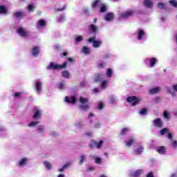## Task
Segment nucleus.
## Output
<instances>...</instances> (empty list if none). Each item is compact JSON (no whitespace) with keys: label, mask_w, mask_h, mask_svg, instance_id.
Listing matches in <instances>:
<instances>
[{"label":"nucleus","mask_w":177,"mask_h":177,"mask_svg":"<svg viewBox=\"0 0 177 177\" xmlns=\"http://www.w3.org/2000/svg\"><path fill=\"white\" fill-rule=\"evenodd\" d=\"M128 132H129V128H124L122 129L120 135H122V136H124V135H127Z\"/></svg>","instance_id":"39"},{"label":"nucleus","mask_w":177,"mask_h":177,"mask_svg":"<svg viewBox=\"0 0 177 177\" xmlns=\"http://www.w3.org/2000/svg\"><path fill=\"white\" fill-rule=\"evenodd\" d=\"M144 149L145 148L142 145H139V147L135 149V151L136 154H140L143 151Z\"/></svg>","instance_id":"34"},{"label":"nucleus","mask_w":177,"mask_h":177,"mask_svg":"<svg viewBox=\"0 0 177 177\" xmlns=\"http://www.w3.org/2000/svg\"><path fill=\"white\" fill-rule=\"evenodd\" d=\"M169 2L171 6H174V8H177V1L176 0H170Z\"/></svg>","instance_id":"45"},{"label":"nucleus","mask_w":177,"mask_h":177,"mask_svg":"<svg viewBox=\"0 0 177 177\" xmlns=\"http://www.w3.org/2000/svg\"><path fill=\"white\" fill-rule=\"evenodd\" d=\"M165 118H169V114L167 112H165L163 114Z\"/></svg>","instance_id":"57"},{"label":"nucleus","mask_w":177,"mask_h":177,"mask_svg":"<svg viewBox=\"0 0 177 177\" xmlns=\"http://www.w3.org/2000/svg\"><path fill=\"white\" fill-rule=\"evenodd\" d=\"M35 88L37 93H41V91H42V82L40 80H37Z\"/></svg>","instance_id":"13"},{"label":"nucleus","mask_w":177,"mask_h":177,"mask_svg":"<svg viewBox=\"0 0 177 177\" xmlns=\"http://www.w3.org/2000/svg\"><path fill=\"white\" fill-rule=\"evenodd\" d=\"M39 123V121H37V122L32 121L28 124V126L35 127L36 125H38Z\"/></svg>","instance_id":"46"},{"label":"nucleus","mask_w":177,"mask_h":177,"mask_svg":"<svg viewBox=\"0 0 177 177\" xmlns=\"http://www.w3.org/2000/svg\"><path fill=\"white\" fill-rule=\"evenodd\" d=\"M107 85H109V82L106 80H104V82H102L101 84V88L102 89H106L107 88Z\"/></svg>","instance_id":"42"},{"label":"nucleus","mask_w":177,"mask_h":177,"mask_svg":"<svg viewBox=\"0 0 177 177\" xmlns=\"http://www.w3.org/2000/svg\"><path fill=\"white\" fill-rule=\"evenodd\" d=\"M160 91H161V88H160V87H155L149 91V93L153 95L154 93H158Z\"/></svg>","instance_id":"31"},{"label":"nucleus","mask_w":177,"mask_h":177,"mask_svg":"<svg viewBox=\"0 0 177 177\" xmlns=\"http://www.w3.org/2000/svg\"><path fill=\"white\" fill-rule=\"evenodd\" d=\"M144 6L151 9V8H153V1H151V0H145Z\"/></svg>","instance_id":"23"},{"label":"nucleus","mask_w":177,"mask_h":177,"mask_svg":"<svg viewBox=\"0 0 177 177\" xmlns=\"http://www.w3.org/2000/svg\"><path fill=\"white\" fill-rule=\"evenodd\" d=\"M158 9H165V8H166L165 3H159L158 4Z\"/></svg>","instance_id":"51"},{"label":"nucleus","mask_w":177,"mask_h":177,"mask_svg":"<svg viewBox=\"0 0 177 177\" xmlns=\"http://www.w3.org/2000/svg\"><path fill=\"white\" fill-rule=\"evenodd\" d=\"M112 75H113V69L108 68L106 71V77H108V78H110Z\"/></svg>","instance_id":"43"},{"label":"nucleus","mask_w":177,"mask_h":177,"mask_svg":"<svg viewBox=\"0 0 177 177\" xmlns=\"http://www.w3.org/2000/svg\"><path fill=\"white\" fill-rule=\"evenodd\" d=\"M44 165L47 169H52V163H50V162L45 161L44 162Z\"/></svg>","instance_id":"33"},{"label":"nucleus","mask_w":177,"mask_h":177,"mask_svg":"<svg viewBox=\"0 0 177 177\" xmlns=\"http://www.w3.org/2000/svg\"><path fill=\"white\" fill-rule=\"evenodd\" d=\"M82 52L84 55H91V48L88 46H84L82 48Z\"/></svg>","instance_id":"30"},{"label":"nucleus","mask_w":177,"mask_h":177,"mask_svg":"<svg viewBox=\"0 0 177 177\" xmlns=\"http://www.w3.org/2000/svg\"><path fill=\"white\" fill-rule=\"evenodd\" d=\"M46 26V21H45L44 19H40L37 21V28H38L39 30H41Z\"/></svg>","instance_id":"15"},{"label":"nucleus","mask_w":177,"mask_h":177,"mask_svg":"<svg viewBox=\"0 0 177 177\" xmlns=\"http://www.w3.org/2000/svg\"><path fill=\"white\" fill-rule=\"evenodd\" d=\"M140 100H142V99L135 96L129 97L127 99V102H128V103H131V106H136V104H139Z\"/></svg>","instance_id":"4"},{"label":"nucleus","mask_w":177,"mask_h":177,"mask_svg":"<svg viewBox=\"0 0 177 177\" xmlns=\"http://www.w3.org/2000/svg\"><path fill=\"white\" fill-rule=\"evenodd\" d=\"M160 135H167V137L170 140H172V134H171V133H169V130L167 128L162 129L160 131Z\"/></svg>","instance_id":"14"},{"label":"nucleus","mask_w":177,"mask_h":177,"mask_svg":"<svg viewBox=\"0 0 177 177\" xmlns=\"http://www.w3.org/2000/svg\"><path fill=\"white\" fill-rule=\"evenodd\" d=\"M17 32L19 35H20V37H22L23 38H27L28 37V32L25 28H19L17 29Z\"/></svg>","instance_id":"8"},{"label":"nucleus","mask_w":177,"mask_h":177,"mask_svg":"<svg viewBox=\"0 0 177 177\" xmlns=\"http://www.w3.org/2000/svg\"><path fill=\"white\" fill-rule=\"evenodd\" d=\"M100 8V12L102 13L104 12L105 10H107V6L103 3H101Z\"/></svg>","instance_id":"35"},{"label":"nucleus","mask_w":177,"mask_h":177,"mask_svg":"<svg viewBox=\"0 0 177 177\" xmlns=\"http://www.w3.org/2000/svg\"><path fill=\"white\" fill-rule=\"evenodd\" d=\"M75 127L76 128H82V127H84V123L81 121H79L75 124Z\"/></svg>","instance_id":"49"},{"label":"nucleus","mask_w":177,"mask_h":177,"mask_svg":"<svg viewBox=\"0 0 177 177\" xmlns=\"http://www.w3.org/2000/svg\"><path fill=\"white\" fill-rule=\"evenodd\" d=\"M62 74L64 78L68 79L71 77L70 72L68 71H62Z\"/></svg>","instance_id":"32"},{"label":"nucleus","mask_w":177,"mask_h":177,"mask_svg":"<svg viewBox=\"0 0 177 177\" xmlns=\"http://www.w3.org/2000/svg\"><path fill=\"white\" fill-rule=\"evenodd\" d=\"M146 37V33L143 30L139 29L137 32V38L139 41L143 39Z\"/></svg>","instance_id":"16"},{"label":"nucleus","mask_w":177,"mask_h":177,"mask_svg":"<svg viewBox=\"0 0 177 177\" xmlns=\"http://www.w3.org/2000/svg\"><path fill=\"white\" fill-rule=\"evenodd\" d=\"M153 124L157 128H162V121H161V119L158 118L153 121Z\"/></svg>","instance_id":"19"},{"label":"nucleus","mask_w":177,"mask_h":177,"mask_svg":"<svg viewBox=\"0 0 177 177\" xmlns=\"http://www.w3.org/2000/svg\"><path fill=\"white\" fill-rule=\"evenodd\" d=\"M140 115H146L147 114V109H143L140 111Z\"/></svg>","instance_id":"53"},{"label":"nucleus","mask_w":177,"mask_h":177,"mask_svg":"<svg viewBox=\"0 0 177 177\" xmlns=\"http://www.w3.org/2000/svg\"><path fill=\"white\" fill-rule=\"evenodd\" d=\"M69 167H71V162H70L65 164L62 168H59L58 171L59 172H63L64 169L68 168Z\"/></svg>","instance_id":"28"},{"label":"nucleus","mask_w":177,"mask_h":177,"mask_svg":"<svg viewBox=\"0 0 177 177\" xmlns=\"http://www.w3.org/2000/svg\"><path fill=\"white\" fill-rule=\"evenodd\" d=\"M67 67V62H64L63 65H59L55 62H50L47 66L48 70H59L60 68H66Z\"/></svg>","instance_id":"1"},{"label":"nucleus","mask_w":177,"mask_h":177,"mask_svg":"<svg viewBox=\"0 0 177 177\" xmlns=\"http://www.w3.org/2000/svg\"><path fill=\"white\" fill-rule=\"evenodd\" d=\"M41 117H42V110L38 107H35L33 109L32 118H34V120H39Z\"/></svg>","instance_id":"5"},{"label":"nucleus","mask_w":177,"mask_h":177,"mask_svg":"<svg viewBox=\"0 0 177 177\" xmlns=\"http://www.w3.org/2000/svg\"><path fill=\"white\" fill-rule=\"evenodd\" d=\"M95 161L96 164H102V158L99 157L95 158Z\"/></svg>","instance_id":"55"},{"label":"nucleus","mask_w":177,"mask_h":177,"mask_svg":"<svg viewBox=\"0 0 177 177\" xmlns=\"http://www.w3.org/2000/svg\"><path fill=\"white\" fill-rule=\"evenodd\" d=\"M8 13V8L5 6H0V15H6Z\"/></svg>","instance_id":"27"},{"label":"nucleus","mask_w":177,"mask_h":177,"mask_svg":"<svg viewBox=\"0 0 177 177\" xmlns=\"http://www.w3.org/2000/svg\"><path fill=\"white\" fill-rule=\"evenodd\" d=\"M165 89L167 93H169L172 97H175V96H176V93H175V92H177V84H173L172 88L169 86H167Z\"/></svg>","instance_id":"3"},{"label":"nucleus","mask_w":177,"mask_h":177,"mask_svg":"<svg viewBox=\"0 0 177 177\" xmlns=\"http://www.w3.org/2000/svg\"><path fill=\"white\" fill-rule=\"evenodd\" d=\"M4 131H6V129L4 127H0V133L1 132H4Z\"/></svg>","instance_id":"61"},{"label":"nucleus","mask_w":177,"mask_h":177,"mask_svg":"<svg viewBox=\"0 0 177 177\" xmlns=\"http://www.w3.org/2000/svg\"><path fill=\"white\" fill-rule=\"evenodd\" d=\"M102 127V124L99 122H95L93 125V128H95V129H99Z\"/></svg>","instance_id":"50"},{"label":"nucleus","mask_w":177,"mask_h":177,"mask_svg":"<svg viewBox=\"0 0 177 177\" xmlns=\"http://www.w3.org/2000/svg\"><path fill=\"white\" fill-rule=\"evenodd\" d=\"M57 86H58V89L63 91L66 88V83H64V82H62L59 84H58Z\"/></svg>","instance_id":"36"},{"label":"nucleus","mask_w":177,"mask_h":177,"mask_svg":"<svg viewBox=\"0 0 177 177\" xmlns=\"http://www.w3.org/2000/svg\"><path fill=\"white\" fill-rule=\"evenodd\" d=\"M37 132L39 133H45V127L42 125L39 126V127L37 129Z\"/></svg>","instance_id":"38"},{"label":"nucleus","mask_w":177,"mask_h":177,"mask_svg":"<svg viewBox=\"0 0 177 177\" xmlns=\"http://www.w3.org/2000/svg\"><path fill=\"white\" fill-rule=\"evenodd\" d=\"M106 65L107 64H106V62H100L97 64V67L98 68H104V67H106Z\"/></svg>","instance_id":"44"},{"label":"nucleus","mask_w":177,"mask_h":177,"mask_svg":"<svg viewBox=\"0 0 177 177\" xmlns=\"http://www.w3.org/2000/svg\"><path fill=\"white\" fill-rule=\"evenodd\" d=\"M156 151L159 154H162L164 156V155L167 154V148L164 146H160L156 149Z\"/></svg>","instance_id":"17"},{"label":"nucleus","mask_w":177,"mask_h":177,"mask_svg":"<svg viewBox=\"0 0 177 177\" xmlns=\"http://www.w3.org/2000/svg\"><path fill=\"white\" fill-rule=\"evenodd\" d=\"M28 161H30V159L28 158H22L17 162V165L18 167H26L28 164Z\"/></svg>","instance_id":"10"},{"label":"nucleus","mask_w":177,"mask_h":177,"mask_svg":"<svg viewBox=\"0 0 177 177\" xmlns=\"http://www.w3.org/2000/svg\"><path fill=\"white\" fill-rule=\"evenodd\" d=\"M21 95H23V93H14L15 97H21Z\"/></svg>","instance_id":"56"},{"label":"nucleus","mask_w":177,"mask_h":177,"mask_svg":"<svg viewBox=\"0 0 177 177\" xmlns=\"http://www.w3.org/2000/svg\"><path fill=\"white\" fill-rule=\"evenodd\" d=\"M83 12H84V13H88V12H89V10H88V8H84L83 10Z\"/></svg>","instance_id":"62"},{"label":"nucleus","mask_w":177,"mask_h":177,"mask_svg":"<svg viewBox=\"0 0 177 177\" xmlns=\"http://www.w3.org/2000/svg\"><path fill=\"white\" fill-rule=\"evenodd\" d=\"M104 78V74L103 73H98L95 75L94 80L95 82H100Z\"/></svg>","instance_id":"18"},{"label":"nucleus","mask_w":177,"mask_h":177,"mask_svg":"<svg viewBox=\"0 0 177 177\" xmlns=\"http://www.w3.org/2000/svg\"><path fill=\"white\" fill-rule=\"evenodd\" d=\"M171 146L174 149H177V140H171Z\"/></svg>","instance_id":"54"},{"label":"nucleus","mask_w":177,"mask_h":177,"mask_svg":"<svg viewBox=\"0 0 177 177\" xmlns=\"http://www.w3.org/2000/svg\"><path fill=\"white\" fill-rule=\"evenodd\" d=\"M57 20L59 23H63L66 20V17L64 15H61L57 17Z\"/></svg>","instance_id":"40"},{"label":"nucleus","mask_w":177,"mask_h":177,"mask_svg":"<svg viewBox=\"0 0 177 177\" xmlns=\"http://www.w3.org/2000/svg\"><path fill=\"white\" fill-rule=\"evenodd\" d=\"M84 41V37L82 35L77 36L75 38V42H81Z\"/></svg>","instance_id":"47"},{"label":"nucleus","mask_w":177,"mask_h":177,"mask_svg":"<svg viewBox=\"0 0 177 177\" xmlns=\"http://www.w3.org/2000/svg\"><path fill=\"white\" fill-rule=\"evenodd\" d=\"M89 30H90V31H91V32H93V34H96V32H97L99 31V27H97L93 24H91L89 26Z\"/></svg>","instance_id":"24"},{"label":"nucleus","mask_w":177,"mask_h":177,"mask_svg":"<svg viewBox=\"0 0 177 177\" xmlns=\"http://www.w3.org/2000/svg\"><path fill=\"white\" fill-rule=\"evenodd\" d=\"M86 161V155H82L80 158V164H84Z\"/></svg>","instance_id":"37"},{"label":"nucleus","mask_w":177,"mask_h":177,"mask_svg":"<svg viewBox=\"0 0 177 177\" xmlns=\"http://www.w3.org/2000/svg\"><path fill=\"white\" fill-rule=\"evenodd\" d=\"M104 108V103L102 102H99L97 105L98 110H103Z\"/></svg>","instance_id":"48"},{"label":"nucleus","mask_w":177,"mask_h":177,"mask_svg":"<svg viewBox=\"0 0 177 177\" xmlns=\"http://www.w3.org/2000/svg\"><path fill=\"white\" fill-rule=\"evenodd\" d=\"M93 93H99V88H95L93 89Z\"/></svg>","instance_id":"58"},{"label":"nucleus","mask_w":177,"mask_h":177,"mask_svg":"<svg viewBox=\"0 0 177 177\" xmlns=\"http://www.w3.org/2000/svg\"><path fill=\"white\" fill-rule=\"evenodd\" d=\"M92 135H93L92 132L86 133V136H92Z\"/></svg>","instance_id":"60"},{"label":"nucleus","mask_w":177,"mask_h":177,"mask_svg":"<svg viewBox=\"0 0 177 177\" xmlns=\"http://www.w3.org/2000/svg\"><path fill=\"white\" fill-rule=\"evenodd\" d=\"M88 41L93 44V46L94 48H100V46H102V41H100V40L97 41L96 37H95V36L89 38Z\"/></svg>","instance_id":"7"},{"label":"nucleus","mask_w":177,"mask_h":177,"mask_svg":"<svg viewBox=\"0 0 177 177\" xmlns=\"http://www.w3.org/2000/svg\"><path fill=\"white\" fill-rule=\"evenodd\" d=\"M133 143H136V140L133 137L129 138L127 141L125 142L126 146H127V147H131V146Z\"/></svg>","instance_id":"21"},{"label":"nucleus","mask_w":177,"mask_h":177,"mask_svg":"<svg viewBox=\"0 0 177 177\" xmlns=\"http://www.w3.org/2000/svg\"><path fill=\"white\" fill-rule=\"evenodd\" d=\"M147 177H154V176L153 175V172H149L147 175Z\"/></svg>","instance_id":"59"},{"label":"nucleus","mask_w":177,"mask_h":177,"mask_svg":"<svg viewBox=\"0 0 177 177\" xmlns=\"http://www.w3.org/2000/svg\"><path fill=\"white\" fill-rule=\"evenodd\" d=\"M80 102L81 103L80 109L81 110H83V111H86L89 109V105L88 103V98H84L82 97H80Z\"/></svg>","instance_id":"2"},{"label":"nucleus","mask_w":177,"mask_h":177,"mask_svg":"<svg viewBox=\"0 0 177 177\" xmlns=\"http://www.w3.org/2000/svg\"><path fill=\"white\" fill-rule=\"evenodd\" d=\"M65 102L70 104H75L77 102V97H75V96H66L65 97Z\"/></svg>","instance_id":"12"},{"label":"nucleus","mask_w":177,"mask_h":177,"mask_svg":"<svg viewBox=\"0 0 177 177\" xmlns=\"http://www.w3.org/2000/svg\"><path fill=\"white\" fill-rule=\"evenodd\" d=\"M133 15V10H128L120 14L121 19H128V17H131Z\"/></svg>","instance_id":"9"},{"label":"nucleus","mask_w":177,"mask_h":177,"mask_svg":"<svg viewBox=\"0 0 177 177\" xmlns=\"http://www.w3.org/2000/svg\"><path fill=\"white\" fill-rule=\"evenodd\" d=\"M104 144V141L103 140H100L99 142L92 140L90 143V147H91V149H101L102 146H103Z\"/></svg>","instance_id":"6"},{"label":"nucleus","mask_w":177,"mask_h":177,"mask_svg":"<svg viewBox=\"0 0 177 177\" xmlns=\"http://www.w3.org/2000/svg\"><path fill=\"white\" fill-rule=\"evenodd\" d=\"M158 59L156 58L151 57L147 58L145 59V62L148 63L149 67H154L156 66V63H157Z\"/></svg>","instance_id":"11"},{"label":"nucleus","mask_w":177,"mask_h":177,"mask_svg":"<svg viewBox=\"0 0 177 177\" xmlns=\"http://www.w3.org/2000/svg\"><path fill=\"white\" fill-rule=\"evenodd\" d=\"M171 177H177V173H173Z\"/></svg>","instance_id":"63"},{"label":"nucleus","mask_w":177,"mask_h":177,"mask_svg":"<svg viewBox=\"0 0 177 177\" xmlns=\"http://www.w3.org/2000/svg\"><path fill=\"white\" fill-rule=\"evenodd\" d=\"M95 115L93 113H90L88 115V118H92Z\"/></svg>","instance_id":"64"},{"label":"nucleus","mask_w":177,"mask_h":177,"mask_svg":"<svg viewBox=\"0 0 177 177\" xmlns=\"http://www.w3.org/2000/svg\"><path fill=\"white\" fill-rule=\"evenodd\" d=\"M35 9V7L32 4H30L28 7V10L29 12H34V10Z\"/></svg>","instance_id":"52"},{"label":"nucleus","mask_w":177,"mask_h":177,"mask_svg":"<svg viewBox=\"0 0 177 177\" xmlns=\"http://www.w3.org/2000/svg\"><path fill=\"white\" fill-rule=\"evenodd\" d=\"M15 16L17 19H21V17H23L24 16V13H23L22 12H17L15 13Z\"/></svg>","instance_id":"41"},{"label":"nucleus","mask_w":177,"mask_h":177,"mask_svg":"<svg viewBox=\"0 0 177 177\" xmlns=\"http://www.w3.org/2000/svg\"><path fill=\"white\" fill-rule=\"evenodd\" d=\"M38 53H39V47H33L31 50V54L32 55V56L37 57L38 56Z\"/></svg>","instance_id":"22"},{"label":"nucleus","mask_w":177,"mask_h":177,"mask_svg":"<svg viewBox=\"0 0 177 177\" xmlns=\"http://www.w3.org/2000/svg\"><path fill=\"white\" fill-rule=\"evenodd\" d=\"M142 174H143V170L138 169L136 171L132 172L131 174V176H134V177H138V176H140L142 175Z\"/></svg>","instance_id":"25"},{"label":"nucleus","mask_w":177,"mask_h":177,"mask_svg":"<svg viewBox=\"0 0 177 177\" xmlns=\"http://www.w3.org/2000/svg\"><path fill=\"white\" fill-rule=\"evenodd\" d=\"M109 103L111 104H114V103L117 102V97H115V95H110L109 97Z\"/></svg>","instance_id":"29"},{"label":"nucleus","mask_w":177,"mask_h":177,"mask_svg":"<svg viewBox=\"0 0 177 177\" xmlns=\"http://www.w3.org/2000/svg\"><path fill=\"white\" fill-rule=\"evenodd\" d=\"M114 19V15L111 12L108 13L105 16V20L106 21H111Z\"/></svg>","instance_id":"26"},{"label":"nucleus","mask_w":177,"mask_h":177,"mask_svg":"<svg viewBox=\"0 0 177 177\" xmlns=\"http://www.w3.org/2000/svg\"><path fill=\"white\" fill-rule=\"evenodd\" d=\"M100 5H102L100 0H95L92 3V8L93 9H97V8H100Z\"/></svg>","instance_id":"20"}]
</instances>
